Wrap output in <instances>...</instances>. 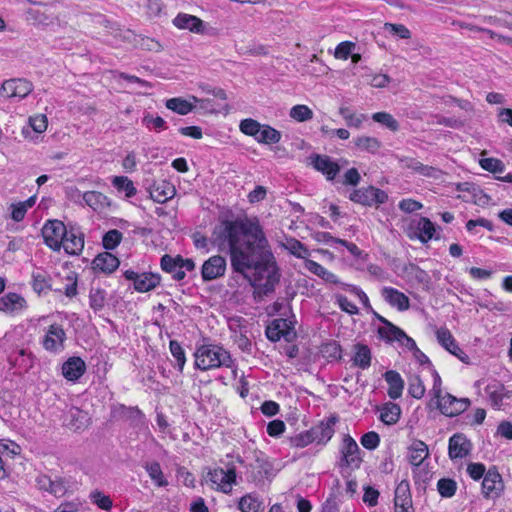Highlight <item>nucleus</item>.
<instances>
[{
    "mask_svg": "<svg viewBox=\"0 0 512 512\" xmlns=\"http://www.w3.org/2000/svg\"><path fill=\"white\" fill-rule=\"evenodd\" d=\"M211 242L221 251L228 247L233 272L247 279L255 293L267 296L274 292L280 273L257 220H224L214 228Z\"/></svg>",
    "mask_w": 512,
    "mask_h": 512,
    "instance_id": "f257e3e1",
    "label": "nucleus"
},
{
    "mask_svg": "<svg viewBox=\"0 0 512 512\" xmlns=\"http://www.w3.org/2000/svg\"><path fill=\"white\" fill-rule=\"evenodd\" d=\"M232 358L223 347L202 345L195 352V366L200 370H209L220 366L230 367Z\"/></svg>",
    "mask_w": 512,
    "mask_h": 512,
    "instance_id": "f03ea898",
    "label": "nucleus"
},
{
    "mask_svg": "<svg viewBox=\"0 0 512 512\" xmlns=\"http://www.w3.org/2000/svg\"><path fill=\"white\" fill-rule=\"evenodd\" d=\"M68 226L58 219L47 220L42 228L44 243L54 251H60L67 236Z\"/></svg>",
    "mask_w": 512,
    "mask_h": 512,
    "instance_id": "7ed1b4c3",
    "label": "nucleus"
},
{
    "mask_svg": "<svg viewBox=\"0 0 512 512\" xmlns=\"http://www.w3.org/2000/svg\"><path fill=\"white\" fill-rule=\"evenodd\" d=\"M349 200L363 206L371 207L373 205H381L386 203L388 200V195L384 190L370 185L367 187L354 189L349 194Z\"/></svg>",
    "mask_w": 512,
    "mask_h": 512,
    "instance_id": "20e7f679",
    "label": "nucleus"
},
{
    "mask_svg": "<svg viewBox=\"0 0 512 512\" xmlns=\"http://www.w3.org/2000/svg\"><path fill=\"white\" fill-rule=\"evenodd\" d=\"M265 335L271 342H277L281 338H284L287 342H291L296 337L294 323L286 318L274 319L266 327Z\"/></svg>",
    "mask_w": 512,
    "mask_h": 512,
    "instance_id": "39448f33",
    "label": "nucleus"
},
{
    "mask_svg": "<svg viewBox=\"0 0 512 512\" xmlns=\"http://www.w3.org/2000/svg\"><path fill=\"white\" fill-rule=\"evenodd\" d=\"M206 480L217 486V490L229 494L232 491V485L236 484V468L231 465L226 470L215 468L209 470Z\"/></svg>",
    "mask_w": 512,
    "mask_h": 512,
    "instance_id": "423d86ee",
    "label": "nucleus"
},
{
    "mask_svg": "<svg viewBox=\"0 0 512 512\" xmlns=\"http://www.w3.org/2000/svg\"><path fill=\"white\" fill-rule=\"evenodd\" d=\"M123 276L132 281L134 289L140 293L155 289L161 282L160 274L152 272L137 273L129 269L124 271Z\"/></svg>",
    "mask_w": 512,
    "mask_h": 512,
    "instance_id": "0eeeda50",
    "label": "nucleus"
},
{
    "mask_svg": "<svg viewBox=\"0 0 512 512\" xmlns=\"http://www.w3.org/2000/svg\"><path fill=\"white\" fill-rule=\"evenodd\" d=\"M33 91V84L23 78L5 80L0 88V96L24 99Z\"/></svg>",
    "mask_w": 512,
    "mask_h": 512,
    "instance_id": "6e6552de",
    "label": "nucleus"
},
{
    "mask_svg": "<svg viewBox=\"0 0 512 512\" xmlns=\"http://www.w3.org/2000/svg\"><path fill=\"white\" fill-rule=\"evenodd\" d=\"M437 400V407L447 417L457 416L468 409L471 402L468 398H457L450 393L440 396Z\"/></svg>",
    "mask_w": 512,
    "mask_h": 512,
    "instance_id": "1a4fd4ad",
    "label": "nucleus"
},
{
    "mask_svg": "<svg viewBox=\"0 0 512 512\" xmlns=\"http://www.w3.org/2000/svg\"><path fill=\"white\" fill-rule=\"evenodd\" d=\"M340 453V467H360V464L362 462V459L359 456L360 448L356 441L349 434H345L343 437Z\"/></svg>",
    "mask_w": 512,
    "mask_h": 512,
    "instance_id": "9d476101",
    "label": "nucleus"
},
{
    "mask_svg": "<svg viewBox=\"0 0 512 512\" xmlns=\"http://www.w3.org/2000/svg\"><path fill=\"white\" fill-rule=\"evenodd\" d=\"M226 258L221 255H213L208 258L201 267L203 282H210L223 277L226 273Z\"/></svg>",
    "mask_w": 512,
    "mask_h": 512,
    "instance_id": "9b49d317",
    "label": "nucleus"
},
{
    "mask_svg": "<svg viewBox=\"0 0 512 512\" xmlns=\"http://www.w3.org/2000/svg\"><path fill=\"white\" fill-rule=\"evenodd\" d=\"M504 490V483L502 476L497 468L491 467L488 469L482 481V493L487 499L498 498Z\"/></svg>",
    "mask_w": 512,
    "mask_h": 512,
    "instance_id": "f8f14e48",
    "label": "nucleus"
},
{
    "mask_svg": "<svg viewBox=\"0 0 512 512\" xmlns=\"http://www.w3.org/2000/svg\"><path fill=\"white\" fill-rule=\"evenodd\" d=\"M436 338L439 344L449 353L457 357L461 362L469 364V356L459 347L454 336L446 327H441L436 331Z\"/></svg>",
    "mask_w": 512,
    "mask_h": 512,
    "instance_id": "ddd939ff",
    "label": "nucleus"
},
{
    "mask_svg": "<svg viewBox=\"0 0 512 512\" xmlns=\"http://www.w3.org/2000/svg\"><path fill=\"white\" fill-rule=\"evenodd\" d=\"M338 420V416L333 414L309 429L314 442L318 445H325L333 437L335 433L334 426Z\"/></svg>",
    "mask_w": 512,
    "mask_h": 512,
    "instance_id": "4468645a",
    "label": "nucleus"
},
{
    "mask_svg": "<svg viewBox=\"0 0 512 512\" xmlns=\"http://www.w3.org/2000/svg\"><path fill=\"white\" fill-rule=\"evenodd\" d=\"M313 168L321 172L328 181H333L340 172V165L328 155L311 154L309 157Z\"/></svg>",
    "mask_w": 512,
    "mask_h": 512,
    "instance_id": "2eb2a0df",
    "label": "nucleus"
},
{
    "mask_svg": "<svg viewBox=\"0 0 512 512\" xmlns=\"http://www.w3.org/2000/svg\"><path fill=\"white\" fill-rule=\"evenodd\" d=\"M35 486L40 491L47 492L57 498L64 496L67 492V483L63 478L58 477L53 480L46 474H39L35 478Z\"/></svg>",
    "mask_w": 512,
    "mask_h": 512,
    "instance_id": "dca6fc26",
    "label": "nucleus"
},
{
    "mask_svg": "<svg viewBox=\"0 0 512 512\" xmlns=\"http://www.w3.org/2000/svg\"><path fill=\"white\" fill-rule=\"evenodd\" d=\"M401 276L412 285H422L426 290L430 289L431 277L415 263L409 262L402 267Z\"/></svg>",
    "mask_w": 512,
    "mask_h": 512,
    "instance_id": "f3484780",
    "label": "nucleus"
},
{
    "mask_svg": "<svg viewBox=\"0 0 512 512\" xmlns=\"http://www.w3.org/2000/svg\"><path fill=\"white\" fill-rule=\"evenodd\" d=\"M471 449L472 443L463 433H456L449 438L448 455L451 460L465 458Z\"/></svg>",
    "mask_w": 512,
    "mask_h": 512,
    "instance_id": "a211bd4d",
    "label": "nucleus"
},
{
    "mask_svg": "<svg viewBox=\"0 0 512 512\" xmlns=\"http://www.w3.org/2000/svg\"><path fill=\"white\" fill-rule=\"evenodd\" d=\"M65 340L66 333L63 327L57 323H54L48 327L42 344L47 351L56 352L59 349L64 348Z\"/></svg>",
    "mask_w": 512,
    "mask_h": 512,
    "instance_id": "6ab92c4d",
    "label": "nucleus"
},
{
    "mask_svg": "<svg viewBox=\"0 0 512 512\" xmlns=\"http://www.w3.org/2000/svg\"><path fill=\"white\" fill-rule=\"evenodd\" d=\"M62 247L69 255H80L84 248V234L79 227L69 225Z\"/></svg>",
    "mask_w": 512,
    "mask_h": 512,
    "instance_id": "aec40b11",
    "label": "nucleus"
},
{
    "mask_svg": "<svg viewBox=\"0 0 512 512\" xmlns=\"http://www.w3.org/2000/svg\"><path fill=\"white\" fill-rule=\"evenodd\" d=\"M411 228L414 229L413 234H409V238H417L421 243L425 244L431 239L435 237V225L434 223L427 217H420L416 222H413Z\"/></svg>",
    "mask_w": 512,
    "mask_h": 512,
    "instance_id": "412c9836",
    "label": "nucleus"
},
{
    "mask_svg": "<svg viewBox=\"0 0 512 512\" xmlns=\"http://www.w3.org/2000/svg\"><path fill=\"white\" fill-rule=\"evenodd\" d=\"M112 416L128 422L131 426H139L144 420V414L138 407H127L118 404L112 408Z\"/></svg>",
    "mask_w": 512,
    "mask_h": 512,
    "instance_id": "4be33fe9",
    "label": "nucleus"
},
{
    "mask_svg": "<svg viewBox=\"0 0 512 512\" xmlns=\"http://www.w3.org/2000/svg\"><path fill=\"white\" fill-rule=\"evenodd\" d=\"M119 265V259L108 251L99 253L92 261V269L96 273L111 274Z\"/></svg>",
    "mask_w": 512,
    "mask_h": 512,
    "instance_id": "5701e85b",
    "label": "nucleus"
},
{
    "mask_svg": "<svg viewBox=\"0 0 512 512\" xmlns=\"http://www.w3.org/2000/svg\"><path fill=\"white\" fill-rule=\"evenodd\" d=\"M485 393L487 394L491 405L494 408H500L504 398H511L512 391L508 390L504 384L497 380L491 381L485 387Z\"/></svg>",
    "mask_w": 512,
    "mask_h": 512,
    "instance_id": "b1692460",
    "label": "nucleus"
},
{
    "mask_svg": "<svg viewBox=\"0 0 512 512\" xmlns=\"http://www.w3.org/2000/svg\"><path fill=\"white\" fill-rule=\"evenodd\" d=\"M384 300L392 307H396L399 311H406L410 308L409 298L401 291L384 287L381 291Z\"/></svg>",
    "mask_w": 512,
    "mask_h": 512,
    "instance_id": "393cba45",
    "label": "nucleus"
},
{
    "mask_svg": "<svg viewBox=\"0 0 512 512\" xmlns=\"http://www.w3.org/2000/svg\"><path fill=\"white\" fill-rule=\"evenodd\" d=\"M88 413L78 407H71L64 414L65 425L74 431L84 429L87 426Z\"/></svg>",
    "mask_w": 512,
    "mask_h": 512,
    "instance_id": "a878e982",
    "label": "nucleus"
},
{
    "mask_svg": "<svg viewBox=\"0 0 512 512\" xmlns=\"http://www.w3.org/2000/svg\"><path fill=\"white\" fill-rule=\"evenodd\" d=\"M86 371V364L80 357H70L62 365V374L69 381H77Z\"/></svg>",
    "mask_w": 512,
    "mask_h": 512,
    "instance_id": "bb28decb",
    "label": "nucleus"
},
{
    "mask_svg": "<svg viewBox=\"0 0 512 512\" xmlns=\"http://www.w3.org/2000/svg\"><path fill=\"white\" fill-rule=\"evenodd\" d=\"M173 24L179 29H187L193 33H203V21L190 14L179 13L174 19Z\"/></svg>",
    "mask_w": 512,
    "mask_h": 512,
    "instance_id": "cd10ccee",
    "label": "nucleus"
},
{
    "mask_svg": "<svg viewBox=\"0 0 512 512\" xmlns=\"http://www.w3.org/2000/svg\"><path fill=\"white\" fill-rule=\"evenodd\" d=\"M160 267L175 281H182L185 278V271H182L181 263L177 261V255L164 254L160 259Z\"/></svg>",
    "mask_w": 512,
    "mask_h": 512,
    "instance_id": "c85d7f7f",
    "label": "nucleus"
},
{
    "mask_svg": "<svg viewBox=\"0 0 512 512\" xmlns=\"http://www.w3.org/2000/svg\"><path fill=\"white\" fill-rule=\"evenodd\" d=\"M384 379L388 384V396L393 400L400 398L404 389V380L401 375L395 370H388L384 374Z\"/></svg>",
    "mask_w": 512,
    "mask_h": 512,
    "instance_id": "c756f323",
    "label": "nucleus"
},
{
    "mask_svg": "<svg viewBox=\"0 0 512 512\" xmlns=\"http://www.w3.org/2000/svg\"><path fill=\"white\" fill-rule=\"evenodd\" d=\"M82 200L85 205L95 212H101L111 206L110 199L99 191H87L83 193Z\"/></svg>",
    "mask_w": 512,
    "mask_h": 512,
    "instance_id": "7c9ffc66",
    "label": "nucleus"
},
{
    "mask_svg": "<svg viewBox=\"0 0 512 512\" xmlns=\"http://www.w3.org/2000/svg\"><path fill=\"white\" fill-rule=\"evenodd\" d=\"M254 472L252 479L254 482H261L264 479L274 477L273 464L264 457H256L255 464L251 465Z\"/></svg>",
    "mask_w": 512,
    "mask_h": 512,
    "instance_id": "2f4dec72",
    "label": "nucleus"
},
{
    "mask_svg": "<svg viewBox=\"0 0 512 512\" xmlns=\"http://www.w3.org/2000/svg\"><path fill=\"white\" fill-rule=\"evenodd\" d=\"M378 337L387 343L393 341L402 342V338L406 337V333L390 321H386L385 325L377 328Z\"/></svg>",
    "mask_w": 512,
    "mask_h": 512,
    "instance_id": "473e14b6",
    "label": "nucleus"
},
{
    "mask_svg": "<svg viewBox=\"0 0 512 512\" xmlns=\"http://www.w3.org/2000/svg\"><path fill=\"white\" fill-rule=\"evenodd\" d=\"M428 446L421 440H416L409 448L408 461L413 466H420L428 457Z\"/></svg>",
    "mask_w": 512,
    "mask_h": 512,
    "instance_id": "72a5a7b5",
    "label": "nucleus"
},
{
    "mask_svg": "<svg viewBox=\"0 0 512 512\" xmlns=\"http://www.w3.org/2000/svg\"><path fill=\"white\" fill-rule=\"evenodd\" d=\"M354 350L355 354L352 358L353 365L363 370L368 369L372 359L371 349L365 344L356 343Z\"/></svg>",
    "mask_w": 512,
    "mask_h": 512,
    "instance_id": "f704fd0d",
    "label": "nucleus"
},
{
    "mask_svg": "<svg viewBox=\"0 0 512 512\" xmlns=\"http://www.w3.org/2000/svg\"><path fill=\"white\" fill-rule=\"evenodd\" d=\"M26 304V301L17 293H8L0 298V310L4 312H15L21 310Z\"/></svg>",
    "mask_w": 512,
    "mask_h": 512,
    "instance_id": "c9c22d12",
    "label": "nucleus"
},
{
    "mask_svg": "<svg viewBox=\"0 0 512 512\" xmlns=\"http://www.w3.org/2000/svg\"><path fill=\"white\" fill-rule=\"evenodd\" d=\"M304 266L309 272L322 278L327 283L340 284L338 277L334 273L328 271L326 268H324L318 262H316L314 260L306 259Z\"/></svg>",
    "mask_w": 512,
    "mask_h": 512,
    "instance_id": "e433bc0d",
    "label": "nucleus"
},
{
    "mask_svg": "<svg viewBox=\"0 0 512 512\" xmlns=\"http://www.w3.org/2000/svg\"><path fill=\"white\" fill-rule=\"evenodd\" d=\"M153 187L154 189L150 192L151 198L158 203H165L175 194V187L167 181H162L161 184Z\"/></svg>",
    "mask_w": 512,
    "mask_h": 512,
    "instance_id": "4c0bfd02",
    "label": "nucleus"
},
{
    "mask_svg": "<svg viewBox=\"0 0 512 512\" xmlns=\"http://www.w3.org/2000/svg\"><path fill=\"white\" fill-rule=\"evenodd\" d=\"M167 109L179 114L187 115L195 109V105L182 97H174L166 100Z\"/></svg>",
    "mask_w": 512,
    "mask_h": 512,
    "instance_id": "58836bf2",
    "label": "nucleus"
},
{
    "mask_svg": "<svg viewBox=\"0 0 512 512\" xmlns=\"http://www.w3.org/2000/svg\"><path fill=\"white\" fill-rule=\"evenodd\" d=\"M144 468L150 479L157 487H166L168 485V481L165 478L161 466L157 461L146 463Z\"/></svg>",
    "mask_w": 512,
    "mask_h": 512,
    "instance_id": "ea45409f",
    "label": "nucleus"
},
{
    "mask_svg": "<svg viewBox=\"0 0 512 512\" xmlns=\"http://www.w3.org/2000/svg\"><path fill=\"white\" fill-rule=\"evenodd\" d=\"M400 414L401 409L398 404L387 403L381 410L380 420L387 425H393L398 422Z\"/></svg>",
    "mask_w": 512,
    "mask_h": 512,
    "instance_id": "a19ab883",
    "label": "nucleus"
},
{
    "mask_svg": "<svg viewBox=\"0 0 512 512\" xmlns=\"http://www.w3.org/2000/svg\"><path fill=\"white\" fill-rule=\"evenodd\" d=\"M281 140L280 131L271 127L270 125L264 124L262 125L261 132H259L258 138L256 141L261 144H276Z\"/></svg>",
    "mask_w": 512,
    "mask_h": 512,
    "instance_id": "79ce46f5",
    "label": "nucleus"
},
{
    "mask_svg": "<svg viewBox=\"0 0 512 512\" xmlns=\"http://www.w3.org/2000/svg\"><path fill=\"white\" fill-rule=\"evenodd\" d=\"M49 281L50 277L46 271L41 270L32 273V287L38 294L52 290Z\"/></svg>",
    "mask_w": 512,
    "mask_h": 512,
    "instance_id": "37998d69",
    "label": "nucleus"
},
{
    "mask_svg": "<svg viewBox=\"0 0 512 512\" xmlns=\"http://www.w3.org/2000/svg\"><path fill=\"white\" fill-rule=\"evenodd\" d=\"M112 185L118 190V192H124L125 197L127 198H132L137 193L133 182L126 176H115L112 179Z\"/></svg>",
    "mask_w": 512,
    "mask_h": 512,
    "instance_id": "c03bdc74",
    "label": "nucleus"
},
{
    "mask_svg": "<svg viewBox=\"0 0 512 512\" xmlns=\"http://www.w3.org/2000/svg\"><path fill=\"white\" fill-rule=\"evenodd\" d=\"M412 498L410 493V485L407 480H402L395 489V505H411Z\"/></svg>",
    "mask_w": 512,
    "mask_h": 512,
    "instance_id": "a18cd8bd",
    "label": "nucleus"
},
{
    "mask_svg": "<svg viewBox=\"0 0 512 512\" xmlns=\"http://www.w3.org/2000/svg\"><path fill=\"white\" fill-rule=\"evenodd\" d=\"M262 502L256 494H246L241 497L238 507L242 512H259Z\"/></svg>",
    "mask_w": 512,
    "mask_h": 512,
    "instance_id": "49530a36",
    "label": "nucleus"
},
{
    "mask_svg": "<svg viewBox=\"0 0 512 512\" xmlns=\"http://www.w3.org/2000/svg\"><path fill=\"white\" fill-rule=\"evenodd\" d=\"M106 291L102 288H91L89 292V305L95 312L102 310L106 303Z\"/></svg>",
    "mask_w": 512,
    "mask_h": 512,
    "instance_id": "de8ad7c7",
    "label": "nucleus"
},
{
    "mask_svg": "<svg viewBox=\"0 0 512 512\" xmlns=\"http://www.w3.org/2000/svg\"><path fill=\"white\" fill-rule=\"evenodd\" d=\"M320 351L324 357L330 359L331 361H338L342 359V347L335 340H331L322 344Z\"/></svg>",
    "mask_w": 512,
    "mask_h": 512,
    "instance_id": "09e8293b",
    "label": "nucleus"
},
{
    "mask_svg": "<svg viewBox=\"0 0 512 512\" xmlns=\"http://www.w3.org/2000/svg\"><path fill=\"white\" fill-rule=\"evenodd\" d=\"M123 234L117 229L107 231L102 237V245L109 252L114 250L122 241Z\"/></svg>",
    "mask_w": 512,
    "mask_h": 512,
    "instance_id": "8fccbe9b",
    "label": "nucleus"
},
{
    "mask_svg": "<svg viewBox=\"0 0 512 512\" xmlns=\"http://www.w3.org/2000/svg\"><path fill=\"white\" fill-rule=\"evenodd\" d=\"M261 128L262 124L252 118L241 120L239 125V129L243 134L252 136L255 138V140L258 138L259 132H261Z\"/></svg>",
    "mask_w": 512,
    "mask_h": 512,
    "instance_id": "3c124183",
    "label": "nucleus"
},
{
    "mask_svg": "<svg viewBox=\"0 0 512 512\" xmlns=\"http://www.w3.org/2000/svg\"><path fill=\"white\" fill-rule=\"evenodd\" d=\"M285 248L297 258L306 259V257L310 255L309 249L295 238L288 240Z\"/></svg>",
    "mask_w": 512,
    "mask_h": 512,
    "instance_id": "603ef678",
    "label": "nucleus"
},
{
    "mask_svg": "<svg viewBox=\"0 0 512 512\" xmlns=\"http://www.w3.org/2000/svg\"><path fill=\"white\" fill-rule=\"evenodd\" d=\"M437 490L443 498H451L457 490V483L450 478H441L437 482Z\"/></svg>",
    "mask_w": 512,
    "mask_h": 512,
    "instance_id": "864d4df0",
    "label": "nucleus"
},
{
    "mask_svg": "<svg viewBox=\"0 0 512 512\" xmlns=\"http://www.w3.org/2000/svg\"><path fill=\"white\" fill-rule=\"evenodd\" d=\"M355 146L362 151L375 153L378 151L381 144L378 139L374 137L361 136L355 139Z\"/></svg>",
    "mask_w": 512,
    "mask_h": 512,
    "instance_id": "5fc2aeb1",
    "label": "nucleus"
},
{
    "mask_svg": "<svg viewBox=\"0 0 512 512\" xmlns=\"http://www.w3.org/2000/svg\"><path fill=\"white\" fill-rule=\"evenodd\" d=\"M372 119L382 124L383 126L387 127L389 130L395 132L399 130V123L398 121L389 113L387 112H377L372 115Z\"/></svg>",
    "mask_w": 512,
    "mask_h": 512,
    "instance_id": "6e6d98bb",
    "label": "nucleus"
},
{
    "mask_svg": "<svg viewBox=\"0 0 512 512\" xmlns=\"http://www.w3.org/2000/svg\"><path fill=\"white\" fill-rule=\"evenodd\" d=\"M290 117L298 122H305L313 118L312 110L306 105H295L291 108Z\"/></svg>",
    "mask_w": 512,
    "mask_h": 512,
    "instance_id": "4d7b16f0",
    "label": "nucleus"
},
{
    "mask_svg": "<svg viewBox=\"0 0 512 512\" xmlns=\"http://www.w3.org/2000/svg\"><path fill=\"white\" fill-rule=\"evenodd\" d=\"M339 114L346 120L347 125L350 127L359 128L366 119L364 114H360L359 116L355 115L349 107H340Z\"/></svg>",
    "mask_w": 512,
    "mask_h": 512,
    "instance_id": "13d9d810",
    "label": "nucleus"
},
{
    "mask_svg": "<svg viewBox=\"0 0 512 512\" xmlns=\"http://www.w3.org/2000/svg\"><path fill=\"white\" fill-rule=\"evenodd\" d=\"M385 32L390 35L396 36L400 39L411 38L410 30L403 24L385 23L383 26Z\"/></svg>",
    "mask_w": 512,
    "mask_h": 512,
    "instance_id": "bf43d9fd",
    "label": "nucleus"
},
{
    "mask_svg": "<svg viewBox=\"0 0 512 512\" xmlns=\"http://www.w3.org/2000/svg\"><path fill=\"white\" fill-rule=\"evenodd\" d=\"M169 349L172 356L176 359L178 370L181 372L186 363L184 349L177 340H170Z\"/></svg>",
    "mask_w": 512,
    "mask_h": 512,
    "instance_id": "052dcab7",
    "label": "nucleus"
},
{
    "mask_svg": "<svg viewBox=\"0 0 512 512\" xmlns=\"http://www.w3.org/2000/svg\"><path fill=\"white\" fill-rule=\"evenodd\" d=\"M479 163L484 170L491 173H501L505 169L504 163L496 158H483Z\"/></svg>",
    "mask_w": 512,
    "mask_h": 512,
    "instance_id": "680f3d73",
    "label": "nucleus"
},
{
    "mask_svg": "<svg viewBox=\"0 0 512 512\" xmlns=\"http://www.w3.org/2000/svg\"><path fill=\"white\" fill-rule=\"evenodd\" d=\"M142 122L149 129L157 131L167 129L166 121L160 116H153L148 113L143 117Z\"/></svg>",
    "mask_w": 512,
    "mask_h": 512,
    "instance_id": "e2e57ef3",
    "label": "nucleus"
},
{
    "mask_svg": "<svg viewBox=\"0 0 512 512\" xmlns=\"http://www.w3.org/2000/svg\"><path fill=\"white\" fill-rule=\"evenodd\" d=\"M90 498L94 504L103 510L109 511L113 506L111 498L100 491L92 492Z\"/></svg>",
    "mask_w": 512,
    "mask_h": 512,
    "instance_id": "0e129e2a",
    "label": "nucleus"
},
{
    "mask_svg": "<svg viewBox=\"0 0 512 512\" xmlns=\"http://www.w3.org/2000/svg\"><path fill=\"white\" fill-rule=\"evenodd\" d=\"M360 442L365 449L374 450L380 444V437L377 432L370 431L362 435Z\"/></svg>",
    "mask_w": 512,
    "mask_h": 512,
    "instance_id": "69168bd1",
    "label": "nucleus"
},
{
    "mask_svg": "<svg viewBox=\"0 0 512 512\" xmlns=\"http://www.w3.org/2000/svg\"><path fill=\"white\" fill-rule=\"evenodd\" d=\"M311 443H314V440L312 439V435L310 434L309 430L290 438L291 446L296 448H304Z\"/></svg>",
    "mask_w": 512,
    "mask_h": 512,
    "instance_id": "338daca9",
    "label": "nucleus"
},
{
    "mask_svg": "<svg viewBox=\"0 0 512 512\" xmlns=\"http://www.w3.org/2000/svg\"><path fill=\"white\" fill-rule=\"evenodd\" d=\"M408 393L410 396L416 399H421L425 394V386L419 377H415L410 381L408 387Z\"/></svg>",
    "mask_w": 512,
    "mask_h": 512,
    "instance_id": "774afa93",
    "label": "nucleus"
}]
</instances>
